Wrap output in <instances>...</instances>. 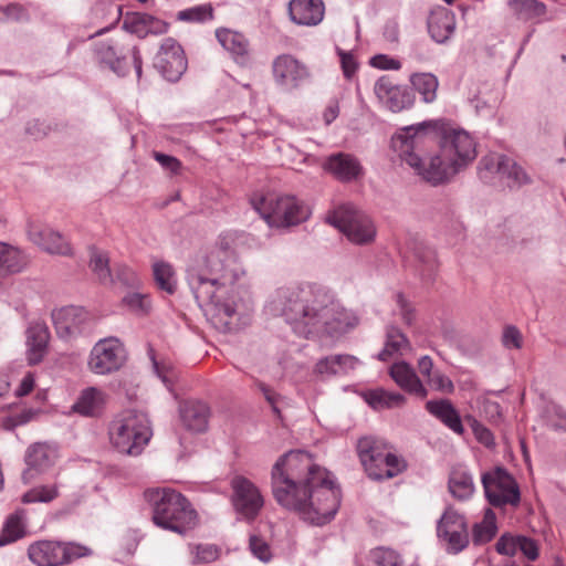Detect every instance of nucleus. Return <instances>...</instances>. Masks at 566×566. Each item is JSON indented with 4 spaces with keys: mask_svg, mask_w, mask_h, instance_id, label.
Returning a JSON list of instances; mask_svg holds the SVG:
<instances>
[{
    "mask_svg": "<svg viewBox=\"0 0 566 566\" xmlns=\"http://www.w3.org/2000/svg\"><path fill=\"white\" fill-rule=\"evenodd\" d=\"M325 7L322 0H290V19L298 25L314 27L322 22Z\"/></svg>",
    "mask_w": 566,
    "mask_h": 566,
    "instance_id": "nucleus-26",
    "label": "nucleus"
},
{
    "mask_svg": "<svg viewBox=\"0 0 566 566\" xmlns=\"http://www.w3.org/2000/svg\"><path fill=\"white\" fill-rule=\"evenodd\" d=\"M475 146L473 137L463 129L446 130L440 140V150L458 172L475 159Z\"/></svg>",
    "mask_w": 566,
    "mask_h": 566,
    "instance_id": "nucleus-15",
    "label": "nucleus"
},
{
    "mask_svg": "<svg viewBox=\"0 0 566 566\" xmlns=\"http://www.w3.org/2000/svg\"><path fill=\"white\" fill-rule=\"evenodd\" d=\"M51 316L56 334L66 338L81 332L87 319V312L83 307L71 305L54 310Z\"/></svg>",
    "mask_w": 566,
    "mask_h": 566,
    "instance_id": "nucleus-23",
    "label": "nucleus"
},
{
    "mask_svg": "<svg viewBox=\"0 0 566 566\" xmlns=\"http://www.w3.org/2000/svg\"><path fill=\"white\" fill-rule=\"evenodd\" d=\"M482 485L488 502L494 507L507 504L517 506L521 492L515 479L502 467L482 474Z\"/></svg>",
    "mask_w": 566,
    "mask_h": 566,
    "instance_id": "nucleus-13",
    "label": "nucleus"
},
{
    "mask_svg": "<svg viewBox=\"0 0 566 566\" xmlns=\"http://www.w3.org/2000/svg\"><path fill=\"white\" fill-rule=\"evenodd\" d=\"M364 399L375 410L398 408L406 403V397L403 395L382 388L366 391Z\"/></svg>",
    "mask_w": 566,
    "mask_h": 566,
    "instance_id": "nucleus-36",
    "label": "nucleus"
},
{
    "mask_svg": "<svg viewBox=\"0 0 566 566\" xmlns=\"http://www.w3.org/2000/svg\"><path fill=\"white\" fill-rule=\"evenodd\" d=\"M244 273L227 237L187 269V283L199 307L219 332L238 328V302L231 287Z\"/></svg>",
    "mask_w": 566,
    "mask_h": 566,
    "instance_id": "nucleus-2",
    "label": "nucleus"
},
{
    "mask_svg": "<svg viewBox=\"0 0 566 566\" xmlns=\"http://www.w3.org/2000/svg\"><path fill=\"white\" fill-rule=\"evenodd\" d=\"M546 422L554 430L566 431V411L559 406H552L547 410Z\"/></svg>",
    "mask_w": 566,
    "mask_h": 566,
    "instance_id": "nucleus-55",
    "label": "nucleus"
},
{
    "mask_svg": "<svg viewBox=\"0 0 566 566\" xmlns=\"http://www.w3.org/2000/svg\"><path fill=\"white\" fill-rule=\"evenodd\" d=\"M256 387L263 394L266 402L271 406L273 413L277 418H281V405L284 402L283 397L262 381H256Z\"/></svg>",
    "mask_w": 566,
    "mask_h": 566,
    "instance_id": "nucleus-51",
    "label": "nucleus"
},
{
    "mask_svg": "<svg viewBox=\"0 0 566 566\" xmlns=\"http://www.w3.org/2000/svg\"><path fill=\"white\" fill-rule=\"evenodd\" d=\"M455 25L454 13L442 6L432 8L427 19L428 33L439 44H444L451 39Z\"/></svg>",
    "mask_w": 566,
    "mask_h": 566,
    "instance_id": "nucleus-21",
    "label": "nucleus"
},
{
    "mask_svg": "<svg viewBox=\"0 0 566 566\" xmlns=\"http://www.w3.org/2000/svg\"><path fill=\"white\" fill-rule=\"evenodd\" d=\"M357 453L367 475L376 481L392 479L407 469L402 457L394 453L388 443L374 437L359 439Z\"/></svg>",
    "mask_w": 566,
    "mask_h": 566,
    "instance_id": "nucleus-8",
    "label": "nucleus"
},
{
    "mask_svg": "<svg viewBox=\"0 0 566 566\" xmlns=\"http://www.w3.org/2000/svg\"><path fill=\"white\" fill-rule=\"evenodd\" d=\"M373 566H403L401 556L391 548L376 547L369 554Z\"/></svg>",
    "mask_w": 566,
    "mask_h": 566,
    "instance_id": "nucleus-47",
    "label": "nucleus"
},
{
    "mask_svg": "<svg viewBox=\"0 0 566 566\" xmlns=\"http://www.w3.org/2000/svg\"><path fill=\"white\" fill-rule=\"evenodd\" d=\"M437 536L447 545V552L458 554L469 545L465 517L452 506L446 509L437 523Z\"/></svg>",
    "mask_w": 566,
    "mask_h": 566,
    "instance_id": "nucleus-16",
    "label": "nucleus"
},
{
    "mask_svg": "<svg viewBox=\"0 0 566 566\" xmlns=\"http://www.w3.org/2000/svg\"><path fill=\"white\" fill-rule=\"evenodd\" d=\"M25 520L24 510H17L7 518L2 534L0 535V546L15 542L25 535Z\"/></svg>",
    "mask_w": 566,
    "mask_h": 566,
    "instance_id": "nucleus-38",
    "label": "nucleus"
},
{
    "mask_svg": "<svg viewBox=\"0 0 566 566\" xmlns=\"http://www.w3.org/2000/svg\"><path fill=\"white\" fill-rule=\"evenodd\" d=\"M1 13L12 20H21L25 17V10L18 3H10L6 8H1Z\"/></svg>",
    "mask_w": 566,
    "mask_h": 566,
    "instance_id": "nucleus-64",
    "label": "nucleus"
},
{
    "mask_svg": "<svg viewBox=\"0 0 566 566\" xmlns=\"http://www.w3.org/2000/svg\"><path fill=\"white\" fill-rule=\"evenodd\" d=\"M396 301H397V305L399 307L402 321L407 325H411L416 318V313H415L413 306L409 303V301L401 293L397 294Z\"/></svg>",
    "mask_w": 566,
    "mask_h": 566,
    "instance_id": "nucleus-59",
    "label": "nucleus"
},
{
    "mask_svg": "<svg viewBox=\"0 0 566 566\" xmlns=\"http://www.w3.org/2000/svg\"><path fill=\"white\" fill-rule=\"evenodd\" d=\"M339 56L344 75L347 78L352 77V75L355 74L357 70V63L354 56L350 53L343 51L339 52Z\"/></svg>",
    "mask_w": 566,
    "mask_h": 566,
    "instance_id": "nucleus-63",
    "label": "nucleus"
},
{
    "mask_svg": "<svg viewBox=\"0 0 566 566\" xmlns=\"http://www.w3.org/2000/svg\"><path fill=\"white\" fill-rule=\"evenodd\" d=\"M378 99L391 112L397 113L413 104V96L407 87L394 85L389 77L381 76L374 86Z\"/></svg>",
    "mask_w": 566,
    "mask_h": 566,
    "instance_id": "nucleus-20",
    "label": "nucleus"
},
{
    "mask_svg": "<svg viewBox=\"0 0 566 566\" xmlns=\"http://www.w3.org/2000/svg\"><path fill=\"white\" fill-rule=\"evenodd\" d=\"M478 170L482 180L488 181L492 175H497L511 189H518L533 182L527 170L504 154L483 156L479 161Z\"/></svg>",
    "mask_w": 566,
    "mask_h": 566,
    "instance_id": "nucleus-12",
    "label": "nucleus"
},
{
    "mask_svg": "<svg viewBox=\"0 0 566 566\" xmlns=\"http://www.w3.org/2000/svg\"><path fill=\"white\" fill-rule=\"evenodd\" d=\"M230 501L239 518L254 521L264 505L260 489L243 475H234L230 481Z\"/></svg>",
    "mask_w": 566,
    "mask_h": 566,
    "instance_id": "nucleus-14",
    "label": "nucleus"
},
{
    "mask_svg": "<svg viewBox=\"0 0 566 566\" xmlns=\"http://www.w3.org/2000/svg\"><path fill=\"white\" fill-rule=\"evenodd\" d=\"M359 365V359L348 354L329 355L321 358L315 365V373L325 376H344Z\"/></svg>",
    "mask_w": 566,
    "mask_h": 566,
    "instance_id": "nucleus-31",
    "label": "nucleus"
},
{
    "mask_svg": "<svg viewBox=\"0 0 566 566\" xmlns=\"http://www.w3.org/2000/svg\"><path fill=\"white\" fill-rule=\"evenodd\" d=\"M274 316H282L293 331L305 338L324 334L339 336L355 328L357 315L343 307L334 293L322 285L293 283L277 287L266 303Z\"/></svg>",
    "mask_w": 566,
    "mask_h": 566,
    "instance_id": "nucleus-3",
    "label": "nucleus"
},
{
    "mask_svg": "<svg viewBox=\"0 0 566 566\" xmlns=\"http://www.w3.org/2000/svg\"><path fill=\"white\" fill-rule=\"evenodd\" d=\"M90 555V547L74 542L41 539L28 547V557L36 566H62Z\"/></svg>",
    "mask_w": 566,
    "mask_h": 566,
    "instance_id": "nucleus-10",
    "label": "nucleus"
},
{
    "mask_svg": "<svg viewBox=\"0 0 566 566\" xmlns=\"http://www.w3.org/2000/svg\"><path fill=\"white\" fill-rule=\"evenodd\" d=\"M184 427L193 432H203L208 427L209 407L202 401L187 400L179 408Z\"/></svg>",
    "mask_w": 566,
    "mask_h": 566,
    "instance_id": "nucleus-30",
    "label": "nucleus"
},
{
    "mask_svg": "<svg viewBox=\"0 0 566 566\" xmlns=\"http://www.w3.org/2000/svg\"><path fill=\"white\" fill-rule=\"evenodd\" d=\"M50 332L44 322H32L27 329V359L30 365L41 363L46 354Z\"/></svg>",
    "mask_w": 566,
    "mask_h": 566,
    "instance_id": "nucleus-27",
    "label": "nucleus"
},
{
    "mask_svg": "<svg viewBox=\"0 0 566 566\" xmlns=\"http://www.w3.org/2000/svg\"><path fill=\"white\" fill-rule=\"evenodd\" d=\"M154 158L161 165L163 168L169 170L174 175H177L181 168L180 160L174 156L155 151Z\"/></svg>",
    "mask_w": 566,
    "mask_h": 566,
    "instance_id": "nucleus-60",
    "label": "nucleus"
},
{
    "mask_svg": "<svg viewBox=\"0 0 566 566\" xmlns=\"http://www.w3.org/2000/svg\"><path fill=\"white\" fill-rule=\"evenodd\" d=\"M427 382L437 391L451 394L454 390V385L451 379L438 370L427 379Z\"/></svg>",
    "mask_w": 566,
    "mask_h": 566,
    "instance_id": "nucleus-57",
    "label": "nucleus"
},
{
    "mask_svg": "<svg viewBox=\"0 0 566 566\" xmlns=\"http://www.w3.org/2000/svg\"><path fill=\"white\" fill-rule=\"evenodd\" d=\"M28 235L34 244L48 253L61 255H70L72 253L69 242L61 233L55 232L51 228L32 223L29 226Z\"/></svg>",
    "mask_w": 566,
    "mask_h": 566,
    "instance_id": "nucleus-22",
    "label": "nucleus"
},
{
    "mask_svg": "<svg viewBox=\"0 0 566 566\" xmlns=\"http://www.w3.org/2000/svg\"><path fill=\"white\" fill-rule=\"evenodd\" d=\"M424 138L423 125L403 127L392 136L391 148L403 163L413 168L423 180L432 186L450 181L458 170L441 150L426 161L419 156L418 151Z\"/></svg>",
    "mask_w": 566,
    "mask_h": 566,
    "instance_id": "nucleus-4",
    "label": "nucleus"
},
{
    "mask_svg": "<svg viewBox=\"0 0 566 566\" xmlns=\"http://www.w3.org/2000/svg\"><path fill=\"white\" fill-rule=\"evenodd\" d=\"M154 67L169 82H177L186 72L187 59L175 39H164L155 55Z\"/></svg>",
    "mask_w": 566,
    "mask_h": 566,
    "instance_id": "nucleus-19",
    "label": "nucleus"
},
{
    "mask_svg": "<svg viewBox=\"0 0 566 566\" xmlns=\"http://www.w3.org/2000/svg\"><path fill=\"white\" fill-rule=\"evenodd\" d=\"M272 74L275 84L285 91H293L311 78L308 66L292 54H281L272 62Z\"/></svg>",
    "mask_w": 566,
    "mask_h": 566,
    "instance_id": "nucleus-17",
    "label": "nucleus"
},
{
    "mask_svg": "<svg viewBox=\"0 0 566 566\" xmlns=\"http://www.w3.org/2000/svg\"><path fill=\"white\" fill-rule=\"evenodd\" d=\"M370 63L373 66L380 70H394L398 71L401 67V63L399 60L389 57L385 54H378L371 57Z\"/></svg>",
    "mask_w": 566,
    "mask_h": 566,
    "instance_id": "nucleus-61",
    "label": "nucleus"
},
{
    "mask_svg": "<svg viewBox=\"0 0 566 566\" xmlns=\"http://www.w3.org/2000/svg\"><path fill=\"white\" fill-rule=\"evenodd\" d=\"M410 82L424 103H432L437 98L439 81L432 73H416Z\"/></svg>",
    "mask_w": 566,
    "mask_h": 566,
    "instance_id": "nucleus-42",
    "label": "nucleus"
},
{
    "mask_svg": "<svg viewBox=\"0 0 566 566\" xmlns=\"http://www.w3.org/2000/svg\"><path fill=\"white\" fill-rule=\"evenodd\" d=\"M59 496L56 484L41 485L31 489L22 496L23 503H50Z\"/></svg>",
    "mask_w": 566,
    "mask_h": 566,
    "instance_id": "nucleus-46",
    "label": "nucleus"
},
{
    "mask_svg": "<svg viewBox=\"0 0 566 566\" xmlns=\"http://www.w3.org/2000/svg\"><path fill=\"white\" fill-rule=\"evenodd\" d=\"M324 169L342 182H352L364 172L359 160L354 155L346 153L331 155L324 164Z\"/></svg>",
    "mask_w": 566,
    "mask_h": 566,
    "instance_id": "nucleus-24",
    "label": "nucleus"
},
{
    "mask_svg": "<svg viewBox=\"0 0 566 566\" xmlns=\"http://www.w3.org/2000/svg\"><path fill=\"white\" fill-rule=\"evenodd\" d=\"M475 438L483 443L485 447L494 446V437L493 433L484 426L475 422L472 426Z\"/></svg>",
    "mask_w": 566,
    "mask_h": 566,
    "instance_id": "nucleus-62",
    "label": "nucleus"
},
{
    "mask_svg": "<svg viewBox=\"0 0 566 566\" xmlns=\"http://www.w3.org/2000/svg\"><path fill=\"white\" fill-rule=\"evenodd\" d=\"M124 364V348L115 337L101 339L91 350L88 367L97 375L118 370Z\"/></svg>",
    "mask_w": 566,
    "mask_h": 566,
    "instance_id": "nucleus-18",
    "label": "nucleus"
},
{
    "mask_svg": "<svg viewBox=\"0 0 566 566\" xmlns=\"http://www.w3.org/2000/svg\"><path fill=\"white\" fill-rule=\"evenodd\" d=\"M517 552H521L528 560H536L539 547L535 539L517 535Z\"/></svg>",
    "mask_w": 566,
    "mask_h": 566,
    "instance_id": "nucleus-54",
    "label": "nucleus"
},
{
    "mask_svg": "<svg viewBox=\"0 0 566 566\" xmlns=\"http://www.w3.org/2000/svg\"><path fill=\"white\" fill-rule=\"evenodd\" d=\"M507 6L516 19L523 21L541 17L546 11V6L537 0H509Z\"/></svg>",
    "mask_w": 566,
    "mask_h": 566,
    "instance_id": "nucleus-41",
    "label": "nucleus"
},
{
    "mask_svg": "<svg viewBox=\"0 0 566 566\" xmlns=\"http://www.w3.org/2000/svg\"><path fill=\"white\" fill-rule=\"evenodd\" d=\"M57 458L56 447L46 442H36L31 444L25 454V462L29 470L24 474L29 473L31 469L42 471L52 465Z\"/></svg>",
    "mask_w": 566,
    "mask_h": 566,
    "instance_id": "nucleus-34",
    "label": "nucleus"
},
{
    "mask_svg": "<svg viewBox=\"0 0 566 566\" xmlns=\"http://www.w3.org/2000/svg\"><path fill=\"white\" fill-rule=\"evenodd\" d=\"M219 548L213 544H199L191 547L192 564L212 563L219 557Z\"/></svg>",
    "mask_w": 566,
    "mask_h": 566,
    "instance_id": "nucleus-49",
    "label": "nucleus"
},
{
    "mask_svg": "<svg viewBox=\"0 0 566 566\" xmlns=\"http://www.w3.org/2000/svg\"><path fill=\"white\" fill-rule=\"evenodd\" d=\"M28 263V256L19 248L0 242V277L21 272Z\"/></svg>",
    "mask_w": 566,
    "mask_h": 566,
    "instance_id": "nucleus-35",
    "label": "nucleus"
},
{
    "mask_svg": "<svg viewBox=\"0 0 566 566\" xmlns=\"http://www.w3.org/2000/svg\"><path fill=\"white\" fill-rule=\"evenodd\" d=\"M103 403L102 390L95 387H88L81 392L73 409L83 416L94 417L102 411Z\"/></svg>",
    "mask_w": 566,
    "mask_h": 566,
    "instance_id": "nucleus-37",
    "label": "nucleus"
},
{
    "mask_svg": "<svg viewBox=\"0 0 566 566\" xmlns=\"http://www.w3.org/2000/svg\"><path fill=\"white\" fill-rule=\"evenodd\" d=\"M389 375L402 390L421 399L428 396V389L423 386L413 368L406 361L395 363L390 367Z\"/></svg>",
    "mask_w": 566,
    "mask_h": 566,
    "instance_id": "nucleus-29",
    "label": "nucleus"
},
{
    "mask_svg": "<svg viewBox=\"0 0 566 566\" xmlns=\"http://www.w3.org/2000/svg\"><path fill=\"white\" fill-rule=\"evenodd\" d=\"M220 44L235 56H244L249 50V42L242 33L222 29L216 32Z\"/></svg>",
    "mask_w": 566,
    "mask_h": 566,
    "instance_id": "nucleus-40",
    "label": "nucleus"
},
{
    "mask_svg": "<svg viewBox=\"0 0 566 566\" xmlns=\"http://www.w3.org/2000/svg\"><path fill=\"white\" fill-rule=\"evenodd\" d=\"M407 252L409 253L407 258H412L417 263V271L421 279L431 281L438 269L436 252L424 242L416 239L407 243Z\"/></svg>",
    "mask_w": 566,
    "mask_h": 566,
    "instance_id": "nucleus-28",
    "label": "nucleus"
},
{
    "mask_svg": "<svg viewBox=\"0 0 566 566\" xmlns=\"http://www.w3.org/2000/svg\"><path fill=\"white\" fill-rule=\"evenodd\" d=\"M408 347L409 340L406 335L399 328L390 326L387 328L385 347L378 353L377 358L388 361L395 354H402Z\"/></svg>",
    "mask_w": 566,
    "mask_h": 566,
    "instance_id": "nucleus-39",
    "label": "nucleus"
},
{
    "mask_svg": "<svg viewBox=\"0 0 566 566\" xmlns=\"http://www.w3.org/2000/svg\"><path fill=\"white\" fill-rule=\"evenodd\" d=\"M326 220L356 244H367L376 237L371 219L352 203L339 206L328 213Z\"/></svg>",
    "mask_w": 566,
    "mask_h": 566,
    "instance_id": "nucleus-11",
    "label": "nucleus"
},
{
    "mask_svg": "<svg viewBox=\"0 0 566 566\" xmlns=\"http://www.w3.org/2000/svg\"><path fill=\"white\" fill-rule=\"evenodd\" d=\"M496 533V526L494 523V514L491 510H486L484 521L475 524L473 527V543L475 545H482L490 542Z\"/></svg>",
    "mask_w": 566,
    "mask_h": 566,
    "instance_id": "nucleus-44",
    "label": "nucleus"
},
{
    "mask_svg": "<svg viewBox=\"0 0 566 566\" xmlns=\"http://www.w3.org/2000/svg\"><path fill=\"white\" fill-rule=\"evenodd\" d=\"M114 272H115L114 281L117 280L123 285L133 287V286H137L139 283V277H138L137 273L133 269H130L129 266H127L125 264L116 265L114 269Z\"/></svg>",
    "mask_w": 566,
    "mask_h": 566,
    "instance_id": "nucleus-56",
    "label": "nucleus"
},
{
    "mask_svg": "<svg viewBox=\"0 0 566 566\" xmlns=\"http://www.w3.org/2000/svg\"><path fill=\"white\" fill-rule=\"evenodd\" d=\"M153 436L146 413L124 410L109 423L108 437L112 447L126 455H139Z\"/></svg>",
    "mask_w": 566,
    "mask_h": 566,
    "instance_id": "nucleus-6",
    "label": "nucleus"
},
{
    "mask_svg": "<svg viewBox=\"0 0 566 566\" xmlns=\"http://www.w3.org/2000/svg\"><path fill=\"white\" fill-rule=\"evenodd\" d=\"M495 549L501 555L514 556L517 553V536L502 535L495 544Z\"/></svg>",
    "mask_w": 566,
    "mask_h": 566,
    "instance_id": "nucleus-58",
    "label": "nucleus"
},
{
    "mask_svg": "<svg viewBox=\"0 0 566 566\" xmlns=\"http://www.w3.org/2000/svg\"><path fill=\"white\" fill-rule=\"evenodd\" d=\"M213 17V9L210 4L196 6L178 12V19L189 22H205L211 20Z\"/></svg>",
    "mask_w": 566,
    "mask_h": 566,
    "instance_id": "nucleus-48",
    "label": "nucleus"
},
{
    "mask_svg": "<svg viewBox=\"0 0 566 566\" xmlns=\"http://www.w3.org/2000/svg\"><path fill=\"white\" fill-rule=\"evenodd\" d=\"M272 493L283 507L314 525L329 523L340 505V490L331 473L301 450L281 455L271 471Z\"/></svg>",
    "mask_w": 566,
    "mask_h": 566,
    "instance_id": "nucleus-1",
    "label": "nucleus"
},
{
    "mask_svg": "<svg viewBox=\"0 0 566 566\" xmlns=\"http://www.w3.org/2000/svg\"><path fill=\"white\" fill-rule=\"evenodd\" d=\"M448 490L458 501L471 499L475 491L472 474L463 467L452 468L449 474Z\"/></svg>",
    "mask_w": 566,
    "mask_h": 566,
    "instance_id": "nucleus-33",
    "label": "nucleus"
},
{
    "mask_svg": "<svg viewBox=\"0 0 566 566\" xmlns=\"http://www.w3.org/2000/svg\"><path fill=\"white\" fill-rule=\"evenodd\" d=\"M249 547L251 553L260 560L269 562L271 559L270 546L262 537L258 535H251Z\"/></svg>",
    "mask_w": 566,
    "mask_h": 566,
    "instance_id": "nucleus-53",
    "label": "nucleus"
},
{
    "mask_svg": "<svg viewBox=\"0 0 566 566\" xmlns=\"http://www.w3.org/2000/svg\"><path fill=\"white\" fill-rule=\"evenodd\" d=\"M155 282L159 290L174 294L177 289L176 274L172 266L164 261L155 262L153 265Z\"/></svg>",
    "mask_w": 566,
    "mask_h": 566,
    "instance_id": "nucleus-43",
    "label": "nucleus"
},
{
    "mask_svg": "<svg viewBox=\"0 0 566 566\" xmlns=\"http://www.w3.org/2000/svg\"><path fill=\"white\" fill-rule=\"evenodd\" d=\"M427 411L439 419L444 426L458 434H462L464 428L459 412L448 399L429 400L426 403Z\"/></svg>",
    "mask_w": 566,
    "mask_h": 566,
    "instance_id": "nucleus-32",
    "label": "nucleus"
},
{
    "mask_svg": "<svg viewBox=\"0 0 566 566\" xmlns=\"http://www.w3.org/2000/svg\"><path fill=\"white\" fill-rule=\"evenodd\" d=\"M90 268L101 283L107 284L114 282V276L108 264V258L105 253L93 251L91 254Z\"/></svg>",
    "mask_w": 566,
    "mask_h": 566,
    "instance_id": "nucleus-45",
    "label": "nucleus"
},
{
    "mask_svg": "<svg viewBox=\"0 0 566 566\" xmlns=\"http://www.w3.org/2000/svg\"><path fill=\"white\" fill-rule=\"evenodd\" d=\"M253 209L273 228H291L305 222L311 210L295 196L269 192L251 197Z\"/></svg>",
    "mask_w": 566,
    "mask_h": 566,
    "instance_id": "nucleus-7",
    "label": "nucleus"
},
{
    "mask_svg": "<svg viewBox=\"0 0 566 566\" xmlns=\"http://www.w3.org/2000/svg\"><path fill=\"white\" fill-rule=\"evenodd\" d=\"M502 344L507 349H520L523 345V336L514 325H507L503 329Z\"/></svg>",
    "mask_w": 566,
    "mask_h": 566,
    "instance_id": "nucleus-52",
    "label": "nucleus"
},
{
    "mask_svg": "<svg viewBox=\"0 0 566 566\" xmlns=\"http://www.w3.org/2000/svg\"><path fill=\"white\" fill-rule=\"evenodd\" d=\"M95 59L119 76H125L134 66L137 78L143 73V61L137 45L127 35L120 34L99 41L94 48Z\"/></svg>",
    "mask_w": 566,
    "mask_h": 566,
    "instance_id": "nucleus-9",
    "label": "nucleus"
},
{
    "mask_svg": "<svg viewBox=\"0 0 566 566\" xmlns=\"http://www.w3.org/2000/svg\"><path fill=\"white\" fill-rule=\"evenodd\" d=\"M123 28L140 39L149 34L158 35L167 32L168 24L148 13L127 12L123 19Z\"/></svg>",
    "mask_w": 566,
    "mask_h": 566,
    "instance_id": "nucleus-25",
    "label": "nucleus"
},
{
    "mask_svg": "<svg viewBox=\"0 0 566 566\" xmlns=\"http://www.w3.org/2000/svg\"><path fill=\"white\" fill-rule=\"evenodd\" d=\"M127 307L138 315L147 314L150 310V301L147 295L132 293L124 297Z\"/></svg>",
    "mask_w": 566,
    "mask_h": 566,
    "instance_id": "nucleus-50",
    "label": "nucleus"
},
{
    "mask_svg": "<svg viewBox=\"0 0 566 566\" xmlns=\"http://www.w3.org/2000/svg\"><path fill=\"white\" fill-rule=\"evenodd\" d=\"M144 495L151 507L153 521L157 526L178 534H185L195 526L196 511L181 493L158 488L146 490Z\"/></svg>",
    "mask_w": 566,
    "mask_h": 566,
    "instance_id": "nucleus-5",
    "label": "nucleus"
}]
</instances>
